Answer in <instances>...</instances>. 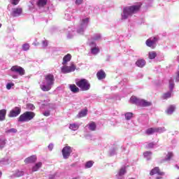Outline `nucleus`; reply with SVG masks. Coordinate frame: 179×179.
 <instances>
[{
	"instance_id": "obj_1",
	"label": "nucleus",
	"mask_w": 179,
	"mask_h": 179,
	"mask_svg": "<svg viewBox=\"0 0 179 179\" xmlns=\"http://www.w3.org/2000/svg\"><path fill=\"white\" fill-rule=\"evenodd\" d=\"M141 6H142V3H137L136 5L124 7L121 13V20H127V19L131 17L133 15H135V13L139 12Z\"/></svg>"
},
{
	"instance_id": "obj_2",
	"label": "nucleus",
	"mask_w": 179,
	"mask_h": 179,
	"mask_svg": "<svg viewBox=\"0 0 179 179\" xmlns=\"http://www.w3.org/2000/svg\"><path fill=\"white\" fill-rule=\"evenodd\" d=\"M55 83V77L52 73H48L45 76V80L40 84L43 92H50Z\"/></svg>"
},
{
	"instance_id": "obj_3",
	"label": "nucleus",
	"mask_w": 179,
	"mask_h": 179,
	"mask_svg": "<svg viewBox=\"0 0 179 179\" xmlns=\"http://www.w3.org/2000/svg\"><path fill=\"white\" fill-rule=\"evenodd\" d=\"M25 73L26 71H24V69L20 66H13L10 69V76L13 79H18L19 76H23Z\"/></svg>"
},
{
	"instance_id": "obj_4",
	"label": "nucleus",
	"mask_w": 179,
	"mask_h": 179,
	"mask_svg": "<svg viewBox=\"0 0 179 179\" xmlns=\"http://www.w3.org/2000/svg\"><path fill=\"white\" fill-rule=\"evenodd\" d=\"M131 103L136 104V106H139L140 107H150L152 106V101H148L145 99H141L136 96H131L130 98Z\"/></svg>"
},
{
	"instance_id": "obj_5",
	"label": "nucleus",
	"mask_w": 179,
	"mask_h": 179,
	"mask_svg": "<svg viewBox=\"0 0 179 179\" xmlns=\"http://www.w3.org/2000/svg\"><path fill=\"white\" fill-rule=\"evenodd\" d=\"M36 117V114L33 112L27 111L22 114L19 118L18 122H29V121H31L33 118Z\"/></svg>"
},
{
	"instance_id": "obj_6",
	"label": "nucleus",
	"mask_w": 179,
	"mask_h": 179,
	"mask_svg": "<svg viewBox=\"0 0 179 179\" xmlns=\"http://www.w3.org/2000/svg\"><path fill=\"white\" fill-rule=\"evenodd\" d=\"M76 84L83 90V92H86L90 89V83L89 80L85 78L80 80H76Z\"/></svg>"
},
{
	"instance_id": "obj_7",
	"label": "nucleus",
	"mask_w": 179,
	"mask_h": 179,
	"mask_svg": "<svg viewBox=\"0 0 179 179\" xmlns=\"http://www.w3.org/2000/svg\"><path fill=\"white\" fill-rule=\"evenodd\" d=\"M87 24H89V17L83 19L77 27L76 33L80 35L84 34L85 30H86L87 27Z\"/></svg>"
},
{
	"instance_id": "obj_8",
	"label": "nucleus",
	"mask_w": 179,
	"mask_h": 179,
	"mask_svg": "<svg viewBox=\"0 0 179 179\" xmlns=\"http://www.w3.org/2000/svg\"><path fill=\"white\" fill-rule=\"evenodd\" d=\"M73 152V148L66 145L63 148L62 153L64 159H69L71 154Z\"/></svg>"
},
{
	"instance_id": "obj_9",
	"label": "nucleus",
	"mask_w": 179,
	"mask_h": 179,
	"mask_svg": "<svg viewBox=\"0 0 179 179\" xmlns=\"http://www.w3.org/2000/svg\"><path fill=\"white\" fill-rule=\"evenodd\" d=\"M158 40L157 37H151L145 41V44L147 47H150V48H156Z\"/></svg>"
},
{
	"instance_id": "obj_10",
	"label": "nucleus",
	"mask_w": 179,
	"mask_h": 179,
	"mask_svg": "<svg viewBox=\"0 0 179 179\" xmlns=\"http://www.w3.org/2000/svg\"><path fill=\"white\" fill-rule=\"evenodd\" d=\"M76 69V66L73 63H71V66H63L61 67V71L62 73H71V72H75Z\"/></svg>"
},
{
	"instance_id": "obj_11",
	"label": "nucleus",
	"mask_w": 179,
	"mask_h": 179,
	"mask_svg": "<svg viewBox=\"0 0 179 179\" xmlns=\"http://www.w3.org/2000/svg\"><path fill=\"white\" fill-rule=\"evenodd\" d=\"M174 89V80L173 79L169 80V90L170 91L164 94L162 99L166 100V99H170L171 97V93Z\"/></svg>"
},
{
	"instance_id": "obj_12",
	"label": "nucleus",
	"mask_w": 179,
	"mask_h": 179,
	"mask_svg": "<svg viewBox=\"0 0 179 179\" xmlns=\"http://www.w3.org/2000/svg\"><path fill=\"white\" fill-rule=\"evenodd\" d=\"M20 113H22V108L20 107L16 106L10 111L8 117L10 118L17 117V115H19Z\"/></svg>"
},
{
	"instance_id": "obj_13",
	"label": "nucleus",
	"mask_w": 179,
	"mask_h": 179,
	"mask_svg": "<svg viewBox=\"0 0 179 179\" xmlns=\"http://www.w3.org/2000/svg\"><path fill=\"white\" fill-rule=\"evenodd\" d=\"M90 46L91 48V53L93 55H97L100 52V48H99V46L94 41L90 43Z\"/></svg>"
},
{
	"instance_id": "obj_14",
	"label": "nucleus",
	"mask_w": 179,
	"mask_h": 179,
	"mask_svg": "<svg viewBox=\"0 0 179 179\" xmlns=\"http://www.w3.org/2000/svg\"><path fill=\"white\" fill-rule=\"evenodd\" d=\"M64 32L66 34L67 38H73L76 35L75 30L72 29L70 27L68 29H65Z\"/></svg>"
},
{
	"instance_id": "obj_15",
	"label": "nucleus",
	"mask_w": 179,
	"mask_h": 179,
	"mask_svg": "<svg viewBox=\"0 0 179 179\" xmlns=\"http://www.w3.org/2000/svg\"><path fill=\"white\" fill-rule=\"evenodd\" d=\"M22 12H23V10L20 8H13L11 15H13V17H17V16H20L22 15Z\"/></svg>"
},
{
	"instance_id": "obj_16",
	"label": "nucleus",
	"mask_w": 179,
	"mask_h": 179,
	"mask_svg": "<svg viewBox=\"0 0 179 179\" xmlns=\"http://www.w3.org/2000/svg\"><path fill=\"white\" fill-rule=\"evenodd\" d=\"M155 174H157V176H164V172L160 171L159 167H155L150 171V176H155Z\"/></svg>"
},
{
	"instance_id": "obj_17",
	"label": "nucleus",
	"mask_w": 179,
	"mask_h": 179,
	"mask_svg": "<svg viewBox=\"0 0 179 179\" xmlns=\"http://www.w3.org/2000/svg\"><path fill=\"white\" fill-rule=\"evenodd\" d=\"M136 65L138 68H143L146 65V61L143 59H139L136 62Z\"/></svg>"
},
{
	"instance_id": "obj_18",
	"label": "nucleus",
	"mask_w": 179,
	"mask_h": 179,
	"mask_svg": "<svg viewBox=\"0 0 179 179\" xmlns=\"http://www.w3.org/2000/svg\"><path fill=\"white\" fill-rule=\"evenodd\" d=\"M36 160H37V157H36V155H32L25 159L24 163H27V164L29 163H34Z\"/></svg>"
},
{
	"instance_id": "obj_19",
	"label": "nucleus",
	"mask_w": 179,
	"mask_h": 179,
	"mask_svg": "<svg viewBox=\"0 0 179 179\" xmlns=\"http://www.w3.org/2000/svg\"><path fill=\"white\" fill-rule=\"evenodd\" d=\"M96 76L99 80H101L102 79H105L106 78V72H104V71H103V70H101V71H98V73H96Z\"/></svg>"
},
{
	"instance_id": "obj_20",
	"label": "nucleus",
	"mask_w": 179,
	"mask_h": 179,
	"mask_svg": "<svg viewBox=\"0 0 179 179\" xmlns=\"http://www.w3.org/2000/svg\"><path fill=\"white\" fill-rule=\"evenodd\" d=\"M48 0H38L36 5L38 8H44L47 5Z\"/></svg>"
},
{
	"instance_id": "obj_21",
	"label": "nucleus",
	"mask_w": 179,
	"mask_h": 179,
	"mask_svg": "<svg viewBox=\"0 0 179 179\" xmlns=\"http://www.w3.org/2000/svg\"><path fill=\"white\" fill-rule=\"evenodd\" d=\"M79 127H80L79 123H72L69 125V129H71V131H78Z\"/></svg>"
},
{
	"instance_id": "obj_22",
	"label": "nucleus",
	"mask_w": 179,
	"mask_h": 179,
	"mask_svg": "<svg viewBox=\"0 0 179 179\" xmlns=\"http://www.w3.org/2000/svg\"><path fill=\"white\" fill-rule=\"evenodd\" d=\"M87 115V109H84L80 110L77 115V118H83V117H86Z\"/></svg>"
},
{
	"instance_id": "obj_23",
	"label": "nucleus",
	"mask_w": 179,
	"mask_h": 179,
	"mask_svg": "<svg viewBox=\"0 0 179 179\" xmlns=\"http://www.w3.org/2000/svg\"><path fill=\"white\" fill-rule=\"evenodd\" d=\"M71 58H72V56H71L70 54L65 55L63 58L62 65H66V64H68V62L71 61Z\"/></svg>"
},
{
	"instance_id": "obj_24",
	"label": "nucleus",
	"mask_w": 179,
	"mask_h": 179,
	"mask_svg": "<svg viewBox=\"0 0 179 179\" xmlns=\"http://www.w3.org/2000/svg\"><path fill=\"white\" fill-rule=\"evenodd\" d=\"M175 110H176V106L171 105L166 110V114H168V115H171V114H173V113H174Z\"/></svg>"
},
{
	"instance_id": "obj_25",
	"label": "nucleus",
	"mask_w": 179,
	"mask_h": 179,
	"mask_svg": "<svg viewBox=\"0 0 179 179\" xmlns=\"http://www.w3.org/2000/svg\"><path fill=\"white\" fill-rule=\"evenodd\" d=\"M41 166H43V163L38 162L32 167V171L34 173V171H38L40 169H41Z\"/></svg>"
},
{
	"instance_id": "obj_26",
	"label": "nucleus",
	"mask_w": 179,
	"mask_h": 179,
	"mask_svg": "<svg viewBox=\"0 0 179 179\" xmlns=\"http://www.w3.org/2000/svg\"><path fill=\"white\" fill-rule=\"evenodd\" d=\"M173 156H174V155L173 154L172 152H168L164 159V162H170V160H171V159H173Z\"/></svg>"
},
{
	"instance_id": "obj_27",
	"label": "nucleus",
	"mask_w": 179,
	"mask_h": 179,
	"mask_svg": "<svg viewBox=\"0 0 179 179\" xmlns=\"http://www.w3.org/2000/svg\"><path fill=\"white\" fill-rule=\"evenodd\" d=\"M92 40H94V41H100L101 40V34H94L92 36Z\"/></svg>"
},
{
	"instance_id": "obj_28",
	"label": "nucleus",
	"mask_w": 179,
	"mask_h": 179,
	"mask_svg": "<svg viewBox=\"0 0 179 179\" xmlns=\"http://www.w3.org/2000/svg\"><path fill=\"white\" fill-rule=\"evenodd\" d=\"M125 173H127V170L125 169V167H122V169H120L117 175V177H124Z\"/></svg>"
},
{
	"instance_id": "obj_29",
	"label": "nucleus",
	"mask_w": 179,
	"mask_h": 179,
	"mask_svg": "<svg viewBox=\"0 0 179 179\" xmlns=\"http://www.w3.org/2000/svg\"><path fill=\"white\" fill-rule=\"evenodd\" d=\"M6 116V110L5 109L0 110V121H3L5 120Z\"/></svg>"
},
{
	"instance_id": "obj_30",
	"label": "nucleus",
	"mask_w": 179,
	"mask_h": 179,
	"mask_svg": "<svg viewBox=\"0 0 179 179\" xmlns=\"http://www.w3.org/2000/svg\"><path fill=\"white\" fill-rule=\"evenodd\" d=\"M69 89L73 93H78L79 92V89L75 85H70Z\"/></svg>"
},
{
	"instance_id": "obj_31",
	"label": "nucleus",
	"mask_w": 179,
	"mask_h": 179,
	"mask_svg": "<svg viewBox=\"0 0 179 179\" xmlns=\"http://www.w3.org/2000/svg\"><path fill=\"white\" fill-rule=\"evenodd\" d=\"M144 157L145 159H146V160H150V159H152V152L150 151H146L143 153Z\"/></svg>"
},
{
	"instance_id": "obj_32",
	"label": "nucleus",
	"mask_w": 179,
	"mask_h": 179,
	"mask_svg": "<svg viewBox=\"0 0 179 179\" xmlns=\"http://www.w3.org/2000/svg\"><path fill=\"white\" fill-rule=\"evenodd\" d=\"M156 133V128H150L148 129L145 131L147 135H153V134Z\"/></svg>"
},
{
	"instance_id": "obj_33",
	"label": "nucleus",
	"mask_w": 179,
	"mask_h": 179,
	"mask_svg": "<svg viewBox=\"0 0 179 179\" xmlns=\"http://www.w3.org/2000/svg\"><path fill=\"white\" fill-rule=\"evenodd\" d=\"M88 128L90 131H96V123L91 122L88 124Z\"/></svg>"
},
{
	"instance_id": "obj_34",
	"label": "nucleus",
	"mask_w": 179,
	"mask_h": 179,
	"mask_svg": "<svg viewBox=\"0 0 179 179\" xmlns=\"http://www.w3.org/2000/svg\"><path fill=\"white\" fill-rule=\"evenodd\" d=\"M6 145V140L5 138H0V149L2 150Z\"/></svg>"
},
{
	"instance_id": "obj_35",
	"label": "nucleus",
	"mask_w": 179,
	"mask_h": 179,
	"mask_svg": "<svg viewBox=\"0 0 179 179\" xmlns=\"http://www.w3.org/2000/svg\"><path fill=\"white\" fill-rule=\"evenodd\" d=\"M93 164H94V162L93 161H88L87 162H86L85 168L90 169L91 167H93Z\"/></svg>"
},
{
	"instance_id": "obj_36",
	"label": "nucleus",
	"mask_w": 179,
	"mask_h": 179,
	"mask_svg": "<svg viewBox=\"0 0 179 179\" xmlns=\"http://www.w3.org/2000/svg\"><path fill=\"white\" fill-rule=\"evenodd\" d=\"M156 57H157V54L156 53V52H149V58L150 59H155L156 58Z\"/></svg>"
},
{
	"instance_id": "obj_37",
	"label": "nucleus",
	"mask_w": 179,
	"mask_h": 179,
	"mask_svg": "<svg viewBox=\"0 0 179 179\" xmlns=\"http://www.w3.org/2000/svg\"><path fill=\"white\" fill-rule=\"evenodd\" d=\"M155 132H157L158 134H162V132H166V128L165 127L155 128Z\"/></svg>"
},
{
	"instance_id": "obj_38",
	"label": "nucleus",
	"mask_w": 179,
	"mask_h": 179,
	"mask_svg": "<svg viewBox=\"0 0 179 179\" xmlns=\"http://www.w3.org/2000/svg\"><path fill=\"white\" fill-rule=\"evenodd\" d=\"M23 51H29L30 50V45L29 43H24L22 45Z\"/></svg>"
},
{
	"instance_id": "obj_39",
	"label": "nucleus",
	"mask_w": 179,
	"mask_h": 179,
	"mask_svg": "<svg viewBox=\"0 0 179 179\" xmlns=\"http://www.w3.org/2000/svg\"><path fill=\"white\" fill-rule=\"evenodd\" d=\"M125 119L127 120H131V118H132V116L134 115V114L132 113H125Z\"/></svg>"
},
{
	"instance_id": "obj_40",
	"label": "nucleus",
	"mask_w": 179,
	"mask_h": 179,
	"mask_svg": "<svg viewBox=\"0 0 179 179\" xmlns=\"http://www.w3.org/2000/svg\"><path fill=\"white\" fill-rule=\"evenodd\" d=\"M155 146H157V143H154V142H151V143L148 144L147 148L148 149H152V148H155Z\"/></svg>"
},
{
	"instance_id": "obj_41",
	"label": "nucleus",
	"mask_w": 179,
	"mask_h": 179,
	"mask_svg": "<svg viewBox=\"0 0 179 179\" xmlns=\"http://www.w3.org/2000/svg\"><path fill=\"white\" fill-rule=\"evenodd\" d=\"M22 176H24V172L22 171H17L15 173V177H22Z\"/></svg>"
},
{
	"instance_id": "obj_42",
	"label": "nucleus",
	"mask_w": 179,
	"mask_h": 179,
	"mask_svg": "<svg viewBox=\"0 0 179 179\" xmlns=\"http://www.w3.org/2000/svg\"><path fill=\"white\" fill-rule=\"evenodd\" d=\"M13 86H15V84L13 83H8L6 84V90H10L12 89Z\"/></svg>"
},
{
	"instance_id": "obj_43",
	"label": "nucleus",
	"mask_w": 179,
	"mask_h": 179,
	"mask_svg": "<svg viewBox=\"0 0 179 179\" xmlns=\"http://www.w3.org/2000/svg\"><path fill=\"white\" fill-rule=\"evenodd\" d=\"M6 132L8 134H16V132H17V129H16L15 128H12V129H9L8 130H7Z\"/></svg>"
},
{
	"instance_id": "obj_44",
	"label": "nucleus",
	"mask_w": 179,
	"mask_h": 179,
	"mask_svg": "<svg viewBox=\"0 0 179 179\" xmlns=\"http://www.w3.org/2000/svg\"><path fill=\"white\" fill-rule=\"evenodd\" d=\"M29 9L31 10H33V9H34V1H29Z\"/></svg>"
},
{
	"instance_id": "obj_45",
	"label": "nucleus",
	"mask_w": 179,
	"mask_h": 179,
	"mask_svg": "<svg viewBox=\"0 0 179 179\" xmlns=\"http://www.w3.org/2000/svg\"><path fill=\"white\" fill-rule=\"evenodd\" d=\"M116 152H117V149H115V148L110 150V156H114V155H115Z\"/></svg>"
},
{
	"instance_id": "obj_46",
	"label": "nucleus",
	"mask_w": 179,
	"mask_h": 179,
	"mask_svg": "<svg viewBox=\"0 0 179 179\" xmlns=\"http://www.w3.org/2000/svg\"><path fill=\"white\" fill-rule=\"evenodd\" d=\"M20 0H10V2L13 5H17Z\"/></svg>"
},
{
	"instance_id": "obj_47",
	"label": "nucleus",
	"mask_w": 179,
	"mask_h": 179,
	"mask_svg": "<svg viewBox=\"0 0 179 179\" xmlns=\"http://www.w3.org/2000/svg\"><path fill=\"white\" fill-rule=\"evenodd\" d=\"M75 3L76 5H82V3H83V0H76Z\"/></svg>"
},
{
	"instance_id": "obj_48",
	"label": "nucleus",
	"mask_w": 179,
	"mask_h": 179,
	"mask_svg": "<svg viewBox=\"0 0 179 179\" xmlns=\"http://www.w3.org/2000/svg\"><path fill=\"white\" fill-rule=\"evenodd\" d=\"M49 150L51 152L52 150V149H54V144L52 143H50L48 146Z\"/></svg>"
},
{
	"instance_id": "obj_49",
	"label": "nucleus",
	"mask_w": 179,
	"mask_h": 179,
	"mask_svg": "<svg viewBox=\"0 0 179 179\" xmlns=\"http://www.w3.org/2000/svg\"><path fill=\"white\" fill-rule=\"evenodd\" d=\"M42 44H43V47H47V45H48V41H43Z\"/></svg>"
},
{
	"instance_id": "obj_50",
	"label": "nucleus",
	"mask_w": 179,
	"mask_h": 179,
	"mask_svg": "<svg viewBox=\"0 0 179 179\" xmlns=\"http://www.w3.org/2000/svg\"><path fill=\"white\" fill-rule=\"evenodd\" d=\"M65 19L66 20H71V15H69V14H65Z\"/></svg>"
},
{
	"instance_id": "obj_51",
	"label": "nucleus",
	"mask_w": 179,
	"mask_h": 179,
	"mask_svg": "<svg viewBox=\"0 0 179 179\" xmlns=\"http://www.w3.org/2000/svg\"><path fill=\"white\" fill-rule=\"evenodd\" d=\"M43 115H45V117H50V111L47 110L43 113Z\"/></svg>"
},
{
	"instance_id": "obj_52",
	"label": "nucleus",
	"mask_w": 179,
	"mask_h": 179,
	"mask_svg": "<svg viewBox=\"0 0 179 179\" xmlns=\"http://www.w3.org/2000/svg\"><path fill=\"white\" fill-rule=\"evenodd\" d=\"M28 107L29 108H30L31 110H34V105L29 103L28 104Z\"/></svg>"
},
{
	"instance_id": "obj_53",
	"label": "nucleus",
	"mask_w": 179,
	"mask_h": 179,
	"mask_svg": "<svg viewBox=\"0 0 179 179\" xmlns=\"http://www.w3.org/2000/svg\"><path fill=\"white\" fill-rule=\"evenodd\" d=\"M54 178H55V175H50L49 176V179H54Z\"/></svg>"
},
{
	"instance_id": "obj_54",
	"label": "nucleus",
	"mask_w": 179,
	"mask_h": 179,
	"mask_svg": "<svg viewBox=\"0 0 179 179\" xmlns=\"http://www.w3.org/2000/svg\"><path fill=\"white\" fill-rule=\"evenodd\" d=\"M162 178H163V177H162V176H158L156 178V179H162Z\"/></svg>"
},
{
	"instance_id": "obj_55",
	"label": "nucleus",
	"mask_w": 179,
	"mask_h": 179,
	"mask_svg": "<svg viewBox=\"0 0 179 179\" xmlns=\"http://www.w3.org/2000/svg\"><path fill=\"white\" fill-rule=\"evenodd\" d=\"M117 179H124V177H119V176H117Z\"/></svg>"
},
{
	"instance_id": "obj_56",
	"label": "nucleus",
	"mask_w": 179,
	"mask_h": 179,
	"mask_svg": "<svg viewBox=\"0 0 179 179\" xmlns=\"http://www.w3.org/2000/svg\"><path fill=\"white\" fill-rule=\"evenodd\" d=\"M1 176H2V172L0 171V177H1Z\"/></svg>"
},
{
	"instance_id": "obj_57",
	"label": "nucleus",
	"mask_w": 179,
	"mask_h": 179,
	"mask_svg": "<svg viewBox=\"0 0 179 179\" xmlns=\"http://www.w3.org/2000/svg\"><path fill=\"white\" fill-rule=\"evenodd\" d=\"M2 27V24H0V27Z\"/></svg>"
}]
</instances>
